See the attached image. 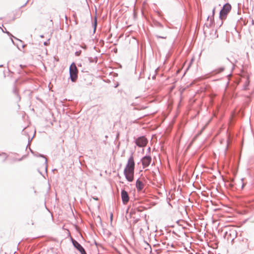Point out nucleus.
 <instances>
[{"label":"nucleus","mask_w":254,"mask_h":254,"mask_svg":"<svg viewBox=\"0 0 254 254\" xmlns=\"http://www.w3.org/2000/svg\"><path fill=\"white\" fill-rule=\"evenodd\" d=\"M28 1H29V0H26L25 3L23 4V6L25 5L27 3V2H28Z\"/></svg>","instance_id":"nucleus-18"},{"label":"nucleus","mask_w":254,"mask_h":254,"mask_svg":"<svg viewBox=\"0 0 254 254\" xmlns=\"http://www.w3.org/2000/svg\"><path fill=\"white\" fill-rule=\"evenodd\" d=\"M81 51L80 50L78 51H76L75 53V55L76 56H79L81 55Z\"/></svg>","instance_id":"nucleus-15"},{"label":"nucleus","mask_w":254,"mask_h":254,"mask_svg":"<svg viewBox=\"0 0 254 254\" xmlns=\"http://www.w3.org/2000/svg\"><path fill=\"white\" fill-rule=\"evenodd\" d=\"M252 25L254 24V20L253 19H252Z\"/></svg>","instance_id":"nucleus-22"},{"label":"nucleus","mask_w":254,"mask_h":254,"mask_svg":"<svg viewBox=\"0 0 254 254\" xmlns=\"http://www.w3.org/2000/svg\"><path fill=\"white\" fill-rule=\"evenodd\" d=\"M2 154L5 156V159L7 158V156H6V154L5 153H2Z\"/></svg>","instance_id":"nucleus-20"},{"label":"nucleus","mask_w":254,"mask_h":254,"mask_svg":"<svg viewBox=\"0 0 254 254\" xmlns=\"http://www.w3.org/2000/svg\"><path fill=\"white\" fill-rule=\"evenodd\" d=\"M78 70L74 63H72L69 67L70 79L72 82H75L77 78Z\"/></svg>","instance_id":"nucleus-3"},{"label":"nucleus","mask_w":254,"mask_h":254,"mask_svg":"<svg viewBox=\"0 0 254 254\" xmlns=\"http://www.w3.org/2000/svg\"><path fill=\"white\" fill-rule=\"evenodd\" d=\"M39 156L41 157H43V158H44L45 159V169H46V171L47 170V159L46 158V157H45V156L44 155L40 154Z\"/></svg>","instance_id":"nucleus-14"},{"label":"nucleus","mask_w":254,"mask_h":254,"mask_svg":"<svg viewBox=\"0 0 254 254\" xmlns=\"http://www.w3.org/2000/svg\"><path fill=\"white\" fill-rule=\"evenodd\" d=\"M244 186H245V184L244 183H243V184L242 185V189L244 187Z\"/></svg>","instance_id":"nucleus-23"},{"label":"nucleus","mask_w":254,"mask_h":254,"mask_svg":"<svg viewBox=\"0 0 254 254\" xmlns=\"http://www.w3.org/2000/svg\"><path fill=\"white\" fill-rule=\"evenodd\" d=\"M13 92L15 94L16 97H17L18 100L20 101V97L19 95V94H18L17 91V89L15 87H14V88L13 89Z\"/></svg>","instance_id":"nucleus-11"},{"label":"nucleus","mask_w":254,"mask_h":254,"mask_svg":"<svg viewBox=\"0 0 254 254\" xmlns=\"http://www.w3.org/2000/svg\"><path fill=\"white\" fill-rule=\"evenodd\" d=\"M225 69V68L224 67H221L217 69H216L214 71L216 72V73H219L222 72H223Z\"/></svg>","instance_id":"nucleus-13"},{"label":"nucleus","mask_w":254,"mask_h":254,"mask_svg":"<svg viewBox=\"0 0 254 254\" xmlns=\"http://www.w3.org/2000/svg\"><path fill=\"white\" fill-rule=\"evenodd\" d=\"M73 246L81 253V254H86V252L83 247L76 241L71 239Z\"/></svg>","instance_id":"nucleus-6"},{"label":"nucleus","mask_w":254,"mask_h":254,"mask_svg":"<svg viewBox=\"0 0 254 254\" xmlns=\"http://www.w3.org/2000/svg\"><path fill=\"white\" fill-rule=\"evenodd\" d=\"M148 142L147 139L144 136H140L135 140V144L139 147H143L146 146Z\"/></svg>","instance_id":"nucleus-5"},{"label":"nucleus","mask_w":254,"mask_h":254,"mask_svg":"<svg viewBox=\"0 0 254 254\" xmlns=\"http://www.w3.org/2000/svg\"><path fill=\"white\" fill-rule=\"evenodd\" d=\"M152 158L150 156H145L141 159L143 168L148 167L151 163Z\"/></svg>","instance_id":"nucleus-7"},{"label":"nucleus","mask_w":254,"mask_h":254,"mask_svg":"<svg viewBox=\"0 0 254 254\" xmlns=\"http://www.w3.org/2000/svg\"><path fill=\"white\" fill-rule=\"evenodd\" d=\"M166 34L167 32L166 30H164L163 32V36H159L158 35H156L155 36L157 38L166 39L167 38Z\"/></svg>","instance_id":"nucleus-10"},{"label":"nucleus","mask_w":254,"mask_h":254,"mask_svg":"<svg viewBox=\"0 0 254 254\" xmlns=\"http://www.w3.org/2000/svg\"><path fill=\"white\" fill-rule=\"evenodd\" d=\"M136 187L138 190H141L144 187V184L139 179L136 182Z\"/></svg>","instance_id":"nucleus-9"},{"label":"nucleus","mask_w":254,"mask_h":254,"mask_svg":"<svg viewBox=\"0 0 254 254\" xmlns=\"http://www.w3.org/2000/svg\"><path fill=\"white\" fill-rule=\"evenodd\" d=\"M154 25L155 26V27L158 28H163V25L159 22H156L154 23Z\"/></svg>","instance_id":"nucleus-12"},{"label":"nucleus","mask_w":254,"mask_h":254,"mask_svg":"<svg viewBox=\"0 0 254 254\" xmlns=\"http://www.w3.org/2000/svg\"><path fill=\"white\" fill-rule=\"evenodd\" d=\"M112 217H113V214H112V213H111V216H110V218H111V221L112 220Z\"/></svg>","instance_id":"nucleus-21"},{"label":"nucleus","mask_w":254,"mask_h":254,"mask_svg":"<svg viewBox=\"0 0 254 254\" xmlns=\"http://www.w3.org/2000/svg\"><path fill=\"white\" fill-rule=\"evenodd\" d=\"M121 197L123 203L124 204H127L129 201V196L128 193L125 190H122L121 191Z\"/></svg>","instance_id":"nucleus-8"},{"label":"nucleus","mask_w":254,"mask_h":254,"mask_svg":"<svg viewBox=\"0 0 254 254\" xmlns=\"http://www.w3.org/2000/svg\"><path fill=\"white\" fill-rule=\"evenodd\" d=\"M96 24H97V23H96V18L95 21V24H94V31H95V29H96Z\"/></svg>","instance_id":"nucleus-17"},{"label":"nucleus","mask_w":254,"mask_h":254,"mask_svg":"<svg viewBox=\"0 0 254 254\" xmlns=\"http://www.w3.org/2000/svg\"><path fill=\"white\" fill-rule=\"evenodd\" d=\"M231 9V5L227 3L225 4L220 11L219 17L221 19H225L227 15Z\"/></svg>","instance_id":"nucleus-4"},{"label":"nucleus","mask_w":254,"mask_h":254,"mask_svg":"<svg viewBox=\"0 0 254 254\" xmlns=\"http://www.w3.org/2000/svg\"><path fill=\"white\" fill-rule=\"evenodd\" d=\"M94 199L95 200H97L98 199V198H95Z\"/></svg>","instance_id":"nucleus-25"},{"label":"nucleus","mask_w":254,"mask_h":254,"mask_svg":"<svg viewBox=\"0 0 254 254\" xmlns=\"http://www.w3.org/2000/svg\"><path fill=\"white\" fill-rule=\"evenodd\" d=\"M227 60L232 64L233 68H234V66H235L233 62H232L231 61H230L228 58H227Z\"/></svg>","instance_id":"nucleus-16"},{"label":"nucleus","mask_w":254,"mask_h":254,"mask_svg":"<svg viewBox=\"0 0 254 254\" xmlns=\"http://www.w3.org/2000/svg\"><path fill=\"white\" fill-rule=\"evenodd\" d=\"M215 8H214L213 9V10H212V14H213V15L214 14V12H215Z\"/></svg>","instance_id":"nucleus-19"},{"label":"nucleus","mask_w":254,"mask_h":254,"mask_svg":"<svg viewBox=\"0 0 254 254\" xmlns=\"http://www.w3.org/2000/svg\"><path fill=\"white\" fill-rule=\"evenodd\" d=\"M148 151H150V147H149V148H148Z\"/></svg>","instance_id":"nucleus-24"},{"label":"nucleus","mask_w":254,"mask_h":254,"mask_svg":"<svg viewBox=\"0 0 254 254\" xmlns=\"http://www.w3.org/2000/svg\"><path fill=\"white\" fill-rule=\"evenodd\" d=\"M224 233V238L227 239V241H231L232 243L233 242L234 239L237 236V232L234 228H226Z\"/></svg>","instance_id":"nucleus-2"},{"label":"nucleus","mask_w":254,"mask_h":254,"mask_svg":"<svg viewBox=\"0 0 254 254\" xmlns=\"http://www.w3.org/2000/svg\"><path fill=\"white\" fill-rule=\"evenodd\" d=\"M134 166L133 157L131 155L128 158L127 164L124 171L126 179L129 182H131L133 180Z\"/></svg>","instance_id":"nucleus-1"},{"label":"nucleus","mask_w":254,"mask_h":254,"mask_svg":"<svg viewBox=\"0 0 254 254\" xmlns=\"http://www.w3.org/2000/svg\"><path fill=\"white\" fill-rule=\"evenodd\" d=\"M65 18L66 19H67V16L66 15L65 16Z\"/></svg>","instance_id":"nucleus-26"}]
</instances>
